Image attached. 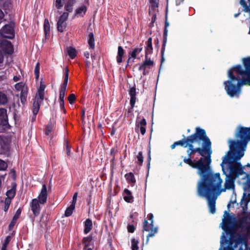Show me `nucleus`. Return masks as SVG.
I'll return each instance as SVG.
<instances>
[{
    "mask_svg": "<svg viewBox=\"0 0 250 250\" xmlns=\"http://www.w3.org/2000/svg\"><path fill=\"white\" fill-rule=\"evenodd\" d=\"M207 148L205 154L197 161H192L190 158H185L184 161L192 167L197 169V173L201 177L197 186V193L201 197L220 194L221 187L223 181L219 173H213L211 167V142L206 141Z\"/></svg>",
    "mask_w": 250,
    "mask_h": 250,
    "instance_id": "f257e3e1",
    "label": "nucleus"
},
{
    "mask_svg": "<svg viewBox=\"0 0 250 250\" xmlns=\"http://www.w3.org/2000/svg\"><path fill=\"white\" fill-rule=\"evenodd\" d=\"M242 137L243 140L241 142L235 143V148H236L237 153L232 155L228 151L224 157L221 164L223 174L226 176V178L224 188L221 187L220 194L227 190L234 189L235 181L237 177L243 174H245L246 177L249 176V174L243 171L244 167H242L238 161L244 156V148L246 146L247 141L250 140V136L245 135Z\"/></svg>",
    "mask_w": 250,
    "mask_h": 250,
    "instance_id": "f03ea898",
    "label": "nucleus"
},
{
    "mask_svg": "<svg viewBox=\"0 0 250 250\" xmlns=\"http://www.w3.org/2000/svg\"><path fill=\"white\" fill-rule=\"evenodd\" d=\"M243 63L245 70L241 65H237L228 72L229 80L224 82L225 89L230 97H238L243 85H250V57L243 58Z\"/></svg>",
    "mask_w": 250,
    "mask_h": 250,
    "instance_id": "7ed1b4c3",
    "label": "nucleus"
},
{
    "mask_svg": "<svg viewBox=\"0 0 250 250\" xmlns=\"http://www.w3.org/2000/svg\"><path fill=\"white\" fill-rule=\"evenodd\" d=\"M207 140H209L206 136L205 131L200 128H197L195 133L188 136L186 140L183 139L175 142L171 145V148L174 149L178 145L185 147L189 146V149L187 151L188 158H191V154L195 152H198L202 156H204L207 148L206 143Z\"/></svg>",
    "mask_w": 250,
    "mask_h": 250,
    "instance_id": "20e7f679",
    "label": "nucleus"
},
{
    "mask_svg": "<svg viewBox=\"0 0 250 250\" xmlns=\"http://www.w3.org/2000/svg\"><path fill=\"white\" fill-rule=\"evenodd\" d=\"M245 236H240L236 242L233 249L224 248V245L226 242L225 232L222 233L220 240V248L219 250H250L246 240L247 236H250V222L242 223L241 224Z\"/></svg>",
    "mask_w": 250,
    "mask_h": 250,
    "instance_id": "39448f33",
    "label": "nucleus"
},
{
    "mask_svg": "<svg viewBox=\"0 0 250 250\" xmlns=\"http://www.w3.org/2000/svg\"><path fill=\"white\" fill-rule=\"evenodd\" d=\"M245 135H249V136H250V128L239 126L238 128L237 132L236 134V137L238 139L236 141L233 140L229 141V151L232 155L233 154H236L237 153L236 148H235V146L236 145L235 143L237 142H241L243 140V137H242V136H245ZM249 141H250V140L249 139L248 140V141H247L246 145H247V143ZM246 146L247 145H246L245 148H244V152L246 149Z\"/></svg>",
    "mask_w": 250,
    "mask_h": 250,
    "instance_id": "423d86ee",
    "label": "nucleus"
},
{
    "mask_svg": "<svg viewBox=\"0 0 250 250\" xmlns=\"http://www.w3.org/2000/svg\"><path fill=\"white\" fill-rule=\"evenodd\" d=\"M45 88V86L42 83H41L40 87L38 88L33 105V113L34 115L37 114L40 109V104L44 99Z\"/></svg>",
    "mask_w": 250,
    "mask_h": 250,
    "instance_id": "0eeeda50",
    "label": "nucleus"
},
{
    "mask_svg": "<svg viewBox=\"0 0 250 250\" xmlns=\"http://www.w3.org/2000/svg\"><path fill=\"white\" fill-rule=\"evenodd\" d=\"M14 24L10 22L5 25L0 30V35L3 38L12 39L15 36L14 30Z\"/></svg>",
    "mask_w": 250,
    "mask_h": 250,
    "instance_id": "6e6552de",
    "label": "nucleus"
},
{
    "mask_svg": "<svg viewBox=\"0 0 250 250\" xmlns=\"http://www.w3.org/2000/svg\"><path fill=\"white\" fill-rule=\"evenodd\" d=\"M15 87L17 91H21V101L22 103H24L27 96V86L23 83H19L15 84Z\"/></svg>",
    "mask_w": 250,
    "mask_h": 250,
    "instance_id": "1a4fd4ad",
    "label": "nucleus"
},
{
    "mask_svg": "<svg viewBox=\"0 0 250 250\" xmlns=\"http://www.w3.org/2000/svg\"><path fill=\"white\" fill-rule=\"evenodd\" d=\"M144 229L149 232L147 236V240L149 237L154 236L158 232V228L154 227L153 223H148L146 220L144 221Z\"/></svg>",
    "mask_w": 250,
    "mask_h": 250,
    "instance_id": "9d476101",
    "label": "nucleus"
},
{
    "mask_svg": "<svg viewBox=\"0 0 250 250\" xmlns=\"http://www.w3.org/2000/svg\"><path fill=\"white\" fill-rule=\"evenodd\" d=\"M68 80V69H66L64 73V79L63 81V84L61 87L60 92V96H59V100H64V97L65 96V93L66 90L67 84Z\"/></svg>",
    "mask_w": 250,
    "mask_h": 250,
    "instance_id": "9b49d317",
    "label": "nucleus"
},
{
    "mask_svg": "<svg viewBox=\"0 0 250 250\" xmlns=\"http://www.w3.org/2000/svg\"><path fill=\"white\" fill-rule=\"evenodd\" d=\"M234 217L229 215L226 211H225L224 215V218L222 220V222L221 224L222 229L226 231L228 226L230 225L232 221L234 220Z\"/></svg>",
    "mask_w": 250,
    "mask_h": 250,
    "instance_id": "f8f14e48",
    "label": "nucleus"
},
{
    "mask_svg": "<svg viewBox=\"0 0 250 250\" xmlns=\"http://www.w3.org/2000/svg\"><path fill=\"white\" fill-rule=\"evenodd\" d=\"M218 196L215 194L205 197L208 200L209 211L212 214L215 212V201Z\"/></svg>",
    "mask_w": 250,
    "mask_h": 250,
    "instance_id": "ddd939ff",
    "label": "nucleus"
},
{
    "mask_svg": "<svg viewBox=\"0 0 250 250\" xmlns=\"http://www.w3.org/2000/svg\"><path fill=\"white\" fill-rule=\"evenodd\" d=\"M47 192L46 186L45 184H43L42 186L41 192L39 194L37 199L40 202L41 204H44L47 201Z\"/></svg>",
    "mask_w": 250,
    "mask_h": 250,
    "instance_id": "4468645a",
    "label": "nucleus"
},
{
    "mask_svg": "<svg viewBox=\"0 0 250 250\" xmlns=\"http://www.w3.org/2000/svg\"><path fill=\"white\" fill-rule=\"evenodd\" d=\"M154 65V62L148 58V56H145V60L143 63L140 66L139 69L143 70V74L145 75V71L147 68H150Z\"/></svg>",
    "mask_w": 250,
    "mask_h": 250,
    "instance_id": "2eb2a0df",
    "label": "nucleus"
},
{
    "mask_svg": "<svg viewBox=\"0 0 250 250\" xmlns=\"http://www.w3.org/2000/svg\"><path fill=\"white\" fill-rule=\"evenodd\" d=\"M250 201V192H246L245 190H244V193L243 194V196L241 201V206L243 208V210H245V208H247V206L249 202Z\"/></svg>",
    "mask_w": 250,
    "mask_h": 250,
    "instance_id": "dca6fc26",
    "label": "nucleus"
},
{
    "mask_svg": "<svg viewBox=\"0 0 250 250\" xmlns=\"http://www.w3.org/2000/svg\"><path fill=\"white\" fill-rule=\"evenodd\" d=\"M40 202L36 198L33 199L32 202L31 209L35 216L38 215L40 211Z\"/></svg>",
    "mask_w": 250,
    "mask_h": 250,
    "instance_id": "f3484780",
    "label": "nucleus"
},
{
    "mask_svg": "<svg viewBox=\"0 0 250 250\" xmlns=\"http://www.w3.org/2000/svg\"><path fill=\"white\" fill-rule=\"evenodd\" d=\"M130 97V104L131 106L130 111L132 110L136 102V88L134 87H131L129 92Z\"/></svg>",
    "mask_w": 250,
    "mask_h": 250,
    "instance_id": "a211bd4d",
    "label": "nucleus"
},
{
    "mask_svg": "<svg viewBox=\"0 0 250 250\" xmlns=\"http://www.w3.org/2000/svg\"><path fill=\"white\" fill-rule=\"evenodd\" d=\"M146 122L145 119L143 118L140 121H136V130L137 129V127H140V132L142 135H144L146 133Z\"/></svg>",
    "mask_w": 250,
    "mask_h": 250,
    "instance_id": "6ab92c4d",
    "label": "nucleus"
},
{
    "mask_svg": "<svg viewBox=\"0 0 250 250\" xmlns=\"http://www.w3.org/2000/svg\"><path fill=\"white\" fill-rule=\"evenodd\" d=\"M63 3L64 4V9L68 13L72 11L73 7L75 3V0H63Z\"/></svg>",
    "mask_w": 250,
    "mask_h": 250,
    "instance_id": "aec40b11",
    "label": "nucleus"
},
{
    "mask_svg": "<svg viewBox=\"0 0 250 250\" xmlns=\"http://www.w3.org/2000/svg\"><path fill=\"white\" fill-rule=\"evenodd\" d=\"M86 10V7L84 5H82L76 9L75 16L82 17L85 15Z\"/></svg>",
    "mask_w": 250,
    "mask_h": 250,
    "instance_id": "412c9836",
    "label": "nucleus"
},
{
    "mask_svg": "<svg viewBox=\"0 0 250 250\" xmlns=\"http://www.w3.org/2000/svg\"><path fill=\"white\" fill-rule=\"evenodd\" d=\"M153 47L152 44V39L149 38L146 42V46L145 47V56H148L152 52Z\"/></svg>",
    "mask_w": 250,
    "mask_h": 250,
    "instance_id": "4be33fe9",
    "label": "nucleus"
},
{
    "mask_svg": "<svg viewBox=\"0 0 250 250\" xmlns=\"http://www.w3.org/2000/svg\"><path fill=\"white\" fill-rule=\"evenodd\" d=\"M7 115L6 110L0 108V125H5L7 123Z\"/></svg>",
    "mask_w": 250,
    "mask_h": 250,
    "instance_id": "5701e85b",
    "label": "nucleus"
},
{
    "mask_svg": "<svg viewBox=\"0 0 250 250\" xmlns=\"http://www.w3.org/2000/svg\"><path fill=\"white\" fill-rule=\"evenodd\" d=\"M83 242L84 245L83 250H92V238L90 237L84 238Z\"/></svg>",
    "mask_w": 250,
    "mask_h": 250,
    "instance_id": "b1692460",
    "label": "nucleus"
},
{
    "mask_svg": "<svg viewBox=\"0 0 250 250\" xmlns=\"http://www.w3.org/2000/svg\"><path fill=\"white\" fill-rule=\"evenodd\" d=\"M125 53V51L123 48L121 46H119L116 56V61L118 63H121L123 62V57L124 56Z\"/></svg>",
    "mask_w": 250,
    "mask_h": 250,
    "instance_id": "393cba45",
    "label": "nucleus"
},
{
    "mask_svg": "<svg viewBox=\"0 0 250 250\" xmlns=\"http://www.w3.org/2000/svg\"><path fill=\"white\" fill-rule=\"evenodd\" d=\"M143 49V47L142 45H140L138 47L135 48L130 53L131 58L130 57L128 59V61H130L131 58H133V60L137 58L138 55L141 52Z\"/></svg>",
    "mask_w": 250,
    "mask_h": 250,
    "instance_id": "a878e982",
    "label": "nucleus"
},
{
    "mask_svg": "<svg viewBox=\"0 0 250 250\" xmlns=\"http://www.w3.org/2000/svg\"><path fill=\"white\" fill-rule=\"evenodd\" d=\"M149 13L152 12V14L154 15V13L158 7L159 0H149Z\"/></svg>",
    "mask_w": 250,
    "mask_h": 250,
    "instance_id": "bb28decb",
    "label": "nucleus"
},
{
    "mask_svg": "<svg viewBox=\"0 0 250 250\" xmlns=\"http://www.w3.org/2000/svg\"><path fill=\"white\" fill-rule=\"evenodd\" d=\"M124 200L128 203H131L133 202V196L131 194V192L127 189H125L123 193Z\"/></svg>",
    "mask_w": 250,
    "mask_h": 250,
    "instance_id": "cd10ccee",
    "label": "nucleus"
},
{
    "mask_svg": "<svg viewBox=\"0 0 250 250\" xmlns=\"http://www.w3.org/2000/svg\"><path fill=\"white\" fill-rule=\"evenodd\" d=\"M92 228V221L89 219H86L84 222V232L85 233H88L91 230Z\"/></svg>",
    "mask_w": 250,
    "mask_h": 250,
    "instance_id": "c85d7f7f",
    "label": "nucleus"
},
{
    "mask_svg": "<svg viewBox=\"0 0 250 250\" xmlns=\"http://www.w3.org/2000/svg\"><path fill=\"white\" fill-rule=\"evenodd\" d=\"M55 122L54 120H51L46 127L45 134L46 135L49 136L50 133L54 129Z\"/></svg>",
    "mask_w": 250,
    "mask_h": 250,
    "instance_id": "c756f323",
    "label": "nucleus"
},
{
    "mask_svg": "<svg viewBox=\"0 0 250 250\" xmlns=\"http://www.w3.org/2000/svg\"><path fill=\"white\" fill-rule=\"evenodd\" d=\"M240 4L244 8V11L248 12L250 11V0H240Z\"/></svg>",
    "mask_w": 250,
    "mask_h": 250,
    "instance_id": "7c9ffc66",
    "label": "nucleus"
},
{
    "mask_svg": "<svg viewBox=\"0 0 250 250\" xmlns=\"http://www.w3.org/2000/svg\"><path fill=\"white\" fill-rule=\"evenodd\" d=\"M67 54L71 59H74L77 55V52L75 48L72 47H68L66 48Z\"/></svg>",
    "mask_w": 250,
    "mask_h": 250,
    "instance_id": "2f4dec72",
    "label": "nucleus"
},
{
    "mask_svg": "<svg viewBox=\"0 0 250 250\" xmlns=\"http://www.w3.org/2000/svg\"><path fill=\"white\" fill-rule=\"evenodd\" d=\"M125 178L128 183L132 184L133 185L135 183L136 180L135 179L134 175L132 173L130 172L125 175Z\"/></svg>",
    "mask_w": 250,
    "mask_h": 250,
    "instance_id": "473e14b6",
    "label": "nucleus"
},
{
    "mask_svg": "<svg viewBox=\"0 0 250 250\" xmlns=\"http://www.w3.org/2000/svg\"><path fill=\"white\" fill-rule=\"evenodd\" d=\"M16 193V188L15 187H12V188L8 190L6 192V195L7 198L6 199H10L11 200L14 197Z\"/></svg>",
    "mask_w": 250,
    "mask_h": 250,
    "instance_id": "72a5a7b5",
    "label": "nucleus"
},
{
    "mask_svg": "<svg viewBox=\"0 0 250 250\" xmlns=\"http://www.w3.org/2000/svg\"><path fill=\"white\" fill-rule=\"evenodd\" d=\"M75 205L71 204V205L69 207H68L65 210V216L66 217L70 216L72 214L75 208Z\"/></svg>",
    "mask_w": 250,
    "mask_h": 250,
    "instance_id": "f704fd0d",
    "label": "nucleus"
},
{
    "mask_svg": "<svg viewBox=\"0 0 250 250\" xmlns=\"http://www.w3.org/2000/svg\"><path fill=\"white\" fill-rule=\"evenodd\" d=\"M66 27V23L64 21H58L57 28L59 31L62 32Z\"/></svg>",
    "mask_w": 250,
    "mask_h": 250,
    "instance_id": "c9c22d12",
    "label": "nucleus"
},
{
    "mask_svg": "<svg viewBox=\"0 0 250 250\" xmlns=\"http://www.w3.org/2000/svg\"><path fill=\"white\" fill-rule=\"evenodd\" d=\"M139 241L135 238H132L131 240V248L132 250H137L139 248L138 245Z\"/></svg>",
    "mask_w": 250,
    "mask_h": 250,
    "instance_id": "e433bc0d",
    "label": "nucleus"
},
{
    "mask_svg": "<svg viewBox=\"0 0 250 250\" xmlns=\"http://www.w3.org/2000/svg\"><path fill=\"white\" fill-rule=\"evenodd\" d=\"M50 28V26L48 20L47 19H45L44 22V30L46 36L47 34H49Z\"/></svg>",
    "mask_w": 250,
    "mask_h": 250,
    "instance_id": "4c0bfd02",
    "label": "nucleus"
},
{
    "mask_svg": "<svg viewBox=\"0 0 250 250\" xmlns=\"http://www.w3.org/2000/svg\"><path fill=\"white\" fill-rule=\"evenodd\" d=\"M88 43L89 45L90 48L92 49L94 48V36L92 34H90L89 35V39L88 41Z\"/></svg>",
    "mask_w": 250,
    "mask_h": 250,
    "instance_id": "58836bf2",
    "label": "nucleus"
},
{
    "mask_svg": "<svg viewBox=\"0 0 250 250\" xmlns=\"http://www.w3.org/2000/svg\"><path fill=\"white\" fill-rule=\"evenodd\" d=\"M7 102V98L5 94L0 92V104H5Z\"/></svg>",
    "mask_w": 250,
    "mask_h": 250,
    "instance_id": "ea45409f",
    "label": "nucleus"
},
{
    "mask_svg": "<svg viewBox=\"0 0 250 250\" xmlns=\"http://www.w3.org/2000/svg\"><path fill=\"white\" fill-rule=\"evenodd\" d=\"M6 148V144L1 137H0V153L4 152Z\"/></svg>",
    "mask_w": 250,
    "mask_h": 250,
    "instance_id": "a19ab883",
    "label": "nucleus"
},
{
    "mask_svg": "<svg viewBox=\"0 0 250 250\" xmlns=\"http://www.w3.org/2000/svg\"><path fill=\"white\" fill-rule=\"evenodd\" d=\"M244 190L246 192H250V179L248 180L243 185Z\"/></svg>",
    "mask_w": 250,
    "mask_h": 250,
    "instance_id": "79ce46f5",
    "label": "nucleus"
},
{
    "mask_svg": "<svg viewBox=\"0 0 250 250\" xmlns=\"http://www.w3.org/2000/svg\"><path fill=\"white\" fill-rule=\"evenodd\" d=\"M54 4L55 7L57 9H60L62 7L64 3H63V0L62 1V0H55Z\"/></svg>",
    "mask_w": 250,
    "mask_h": 250,
    "instance_id": "37998d69",
    "label": "nucleus"
},
{
    "mask_svg": "<svg viewBox=\"0 0 250 250\" xmlns=\"http://www.w3.org/2000/svg\"><path fill=\"white\" fill-rule=\"evenodd\" d=\"M68 16V13L67 12H63V14L60 16L59 21L65 22Z\"/></svg>",
    "mask_w": 250,
    "mask_h": 250,
    "instance_id": "c03bdc74",
    "label": "nucleus"
},
{
    "mask_svg": "<svg viewBox=\"0 0 250 250\" xmlns=\"http://www.w3.org/2000/svg\"><path fill=\"white\" fill-rule=\"evenodd\" d=\"M35 75L36 79H38L39 77V73H40V64L38 62L36 64L35 68Z\"/></svg>",
    "mask_w": 250,
    "mask_h": 250,
    "instance_id": "a18cd8bd",
    "label": "nucleus"
},
{
    "mask_svg": "<svg viewBox=\"0 0 250 250\" xmlns=\"http://www.w3.org/2000/svg\"><path fill=\"white\" fill-rule=\"evenodd\" d=\"M7 168L6 163L0 159V170H5Z\"/></svg>",
    "mask_w": 250,
    "mask_h": 250,
    "instance_id": "49530a36",
    "label": "nucleus"
},
{
    "mask_svg": "<svg viewBox=\"0 0 250 250\" xmlns=\"http://www.w3.org/2000/svg\"><path fill=\"white\" fill-rule=\"evenodd\" d=\"M76 97L74 94H71L68 97V101L70 104H72L75 101Z\"/></svg>",
    "mask_w": 250,
    "mask_h": 250,
    "instance_id": "de8ad7c7",
    "label": "nucleus"
},
{
    "mask_svg": "<svg viewBox=\"0 0 250 250\" xmlns=\"http://www.w3.org/2000/svg\"><path fill=\"white\" fill-rule=\"evenodd\" d=\"M137 158L139 163L141 164L143 162V157L142 152L140 151L138 153V154L137 156Z\"/></svg>",
    "mask_w": 250,
    "mask_h": 250,
    "instance_id": "09e8293b",
    "label": "nucleus"
},
{
    "mask_svg": "<svg viewBox=\"0 0 250 250\" xmlns=\"http://www.w3.org/2000/svg\"><path fill=\"white\" fill-rule=\"evenodd\" d=\"M11 203V200L10 199H6L5 201V207H4V210L6 211L10 206V204Z\"/></svg>",
    "mask_w": 250,
    "mask_h": 250,
    "instance_id": "8fccbe9b",
    "label": "nucleus"
},
{
    "mask_svg": "<svg viewBox=\"0 0 250 250\" xmlns=\"http://www.w3.org/2000/svg\"><path fill=\"white\" fill-rule=\"evenodd\" d=\"M21 213V210L20 209H18L17 210L15 215L13 217V219H14V221L17 220V219L19 218V216H20Z\"/></svg>",
    "mask_w": 250,
    "mask_h": 250,
    "instance_id": "3c124183",
    "label": "nucleus"
},
{
    "mask_svg": "<svg viewBox=\"0 0 250 250\" xmlns=\"http://www.w3.org/2000/svg\"><path fill=\"white\" fill-rule=\"evenodd\" d=\"M78 192H76L74 193L73 196V199H72V204H74V205H76V202H77V197H78Z\"/></svg>",
    "mask_w": 250,
    "mask_h": 250,
    "instance_id": "603ef678",
    "label": "nucleus"
},
{
    "mask_svg": "<svg viewBox=\"0 0 250 250\" xmlns=\"http://www.w3.org/2000/svg\"><path fill=\"white\" fill-rule=\"evenodd\" d=\"M10 239H11L10 236H7L4 240L3 245L7 246V245H8V244L10 241Z\"/></svg>",
    "mask_w": 250,
    "mask_h": 250,
    "instance_id": "864d4df0",
    "label": "nucleus"
},
{
    "mask_svg": "<svg viewBox=\"0 0 250 250\" xmlns=\"http://www.w3.org/2000/svg\"><path fill=\"white\" fill-rule=\"evenodd\" d=\"M128 231L132 233L135 230L134 227L133 225H128L127 227Z\"/></svg>",
    "mask_w": 250,
    "mask_h": 250,
    "instance_id": "5fc2aeb1",
    "label": "nucleus"
},
{
    "mask_svg": "<svg viewBox=\"0 0 250 250\" xmlns=\"http://www.w3.org/2000/svg\"><path fill=\"white\" fill-rule=\"evenodd\" d=\"M5 1L3 3V6L5 7H6V5L7 6V7L11 4L10 0H0V1Z\"/></svg>",
    "mask_w": 250,
    "mask_h": 250,
    "instance_id": "6e6d98bb",
    "label": "nucleus"
},
{
    "mask_svg": "<svg viewBox=\"0 0 250 250\" xmlns=\"http://www.w3.org/2000/svg\"><path fill=\"white\" fill-rule=\"evenodd\" d=\"M147 217L150 223H153V215L152 213L148 214Z\"/></svg>",
    "mask_w": 250,
    "mask_h": 250,
    "instance_id": "4d7b16f0",
    "label": "nucleus"
},
{
    "mask_svg": "<svg viewBox=\"0 0 250 250\" xmlns=\"http://www.w3.org/2000/svg\"><path fill=\"white\" fill-rule=\"evenodd\" d=\"M168 26H169L168 23L167 21H166V22H165V29L164 33V36H165L166 37L167 36V27Z\"/></svg>",
    "mask_w": 250,
    "mask_h": 250,
    "instance_id": "13d9d810",
    "label": "nucleus"
},
{
    "mask_svg": "<svg viewBox=\"0 0 250 250\" xmlns=\"http://www.w3.org/2000/svg\"><path fill=\"white\" fill-rule=\"evenodd\" d=\"M17 221H14V219H13L12 221H11V223L10 224L9 226V229H12V228H13V227L14 226L16 222Z\"/></svg>",
    "mask_w": 250,
    "mask_h": 250,
    "instance_id": "bf43d9fd",
    "label": "nucleus"
},
{
    "mask_svg": "<svg viewBox=\"0 0 250 250\" xmlns=\"http://www.w3.org/2000/svg\"><path fill=\"white\" fill-rule=\"evenodd\" d=\"M66 153L68 156H70L71 154L70 150L68 146V145L66 146Z\"/></svg>",
    "mask_w": 250,
    "mask_h": 250,
    "instance_id": "052dcab7",
    "label": "nucleus"
},
{
    "mask_svg": "<svg viewBox=\"0 0 250 250\" xmlns=\"http://www.w3.org/2000/svg\"><path fill=\"white\" fill-rule=\"evenodd\" d=\"M60 105L61 108L64 107V100H59Z\"/></svg>",
    "mask_w": 250,
    "mask_h": 250,
    "instance_id": "680f3d73",
    "label": "nucleus"
},
{
    "mask_svg": "<svg viewBox=\"0 0 250 250\" xmlns=\"http://www.w3.org/2000/svg\"><path fill=\"white\" fill-rule=\"evenodd\" d=\"M89 56H90V54H89V53L88 52H86L84 53V56L86 58H89Z\"/></svg>",
    "mask_w": 250,
    "mask_h": 250,
    "instance_id": "e2e57ef3",
    "label": "nucleus"
},
{
    "mask_svg": "<svg viewBox=\"0 0 250 250\" xmlns=\"http://www.w3.org/2000/svg\"><path fill=\"white\" fill-rule=\"evenodd\" d=\"M184 0H176V5L180 4L181 2H182Z\"/></svg>",
    "mask_w": 250,
    "mask_h": 250,
    "instance_id": "0e129e2a",
    "label": "nucleus"
},
{
    "mask_svg": "<svg viewBox=\"0 0 250 250\" xmlns=\"http://www.w3.org/2000/svg\"><path fill=\"white\" fill-rule=\"evenodd\" d=\"M3 17V12L0 9V19H1Z\"/></svg>",
    "mask_w": 250,
    "mask_h": 250,
    "instance_id": "69168bd1",
    "label": "nucleus"
},
{
    "mask_svg": "<svg viewBox=\"0 0 250 250\" xmlns=\"http://www.w3.org/2000/svg\"><path fill=\"white\" fill-rule=\"evenodd\" d=\"M6 248H7L6 246L2 245L1 250H6Z\"/></svg>",
    "mask_w": 250,
    "mask_h": 250,
    "instance_id": "338daca9",
    "label": "nucleus"
},
{
    "mask_svg": "<svg viewBox=\"0 0 250 250\" xmlns=\"http://www.w3.org/2000/svg\"><path fill=\"white\" fill-rule=\"evenodd\" d=\"M13 79H14V81H15V82L18 81L19 80L18 78L16 76L14 77Z\"/></svg>",
    "mask_w": 250,
    "mask_h": 250,
    "instance_id": "774afa93",
    "label": "nucleus"
}]
</instances>
